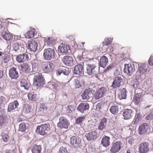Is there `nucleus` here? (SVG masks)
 Segmentation results:
<instances>
[{"label":"nucleus","mask_w":153,"mask_h":153,"mask_svg":"<svg viewBox=\"0 0 153 153\" xmlns=\"http://www.w3.org/2000/svg\"><path fill=\"white\" fill-rule=\"evenodd\" d=\"M50 125L46 124H42L37 126L36 130V133L42 136L48 135L50 132Z\"/></svg>","instance_id":"nucleus-1"},{"label":"nucleus","mask_w":153,"mask_h":153,"mask_svg":"<svg viewBox=\"0 0 153 153\" xmlns=\"http://www.w3.org/2000/svg\"><path fill=\"white\" fill-rule=\"evenodd\" d=\"M34 78L35 80L33 85L37 87V88L41 87L45 84V79L43 78L41 73H38L35 76Z\"/></svg>","instance_id":"nucleus-2"},{"label":"nucleus","mask_w":153,"mask_h":153,"mask_svg":"<svg viewBox=\"0 0 153 153\" xmlns=\"http://www.w3.org/2000/svg\"><path fill=\"white\" fill-rule=\"evenodd\" d=\"M143 100V95L142 90L139 89V91L136 90L135 91L132 101L136 105H139Z\"/></svg>","instance_id":"nucleus-3"},{"label":"nucleus","mask_w":153,"mask_h":153,"mask_svg":"<svg viewBox=\"0 0 153 153\" xmlns=\"http://www.w3.org/2000/svg\"><path fill=\"white\" fill-rule=\"evenodd\" d=\"M123 145L122 143L120 141L112 143L110 147V153H117L121 150Z\"/></svg>","instance_id":"nucleus-4"},{"label":"nucleus","mask_w":153,"mask_h":153,"mask_svg":"<svg viewBox=\"0 0 153 153\" xmlns=\"http://www.w3.org/2000/svg\"><path fill=\"white\" fill-rule=\"evenodd\" d=\"M54 50L53 49L49 48L45 49L44 51V58L47 60H50L54 56Z\"/></svg>","instance_id":"nucleus-5"},{"label":"nucleus","mask_w":153,"mask_h":153,"mask_svg":"<svg viewBox=\"0 0 153 153\" xmlns=\"http://www.w3.org/2000/svg\"><path fill=\"white\" fill-rule=\"evenodd\" d=\"M150 148L148 143L146 142H142L139 146L138 152L140 153H147L149 151Z\"/></svg>","instance_id":"nucleus-6"},{"label":"nucleus","mask_w":153,"mask_h":153,"mask_svg":"<svg viewBox=\"0 0 153 153\" xmlns=\"http://www.w3.org/2000/svg\"><path fill=\"white\" fill-rule=\"evenodd\" d=\"M108 91L106 88L102 87L98 89L95 94L94 97L96 100H99L103 97Z\"/></svg>","instance_id":"nucleus-7"},{"label":"nucleus","mask_w":153,"mask_h":153,"mask_svg":"<svg viewBox=\"0 0 153 153\" xmlns=\"http://www.w3.org/2000/svg\"><path fill=\"white\" fill-rule=\"evenodd\" d=\"M70 124L68 120L63 116L59 118V122L57 123V126L60 128H67Z\"/></svg>","instance_id":"nucleus-8"},{"label":"nucleus","mask_w":153,"mask_h":153,"mask_svg":"<svg viewBox=\"0 0 153 153\" xmlns=\"http://www.w3.org/2000/svg\"><path fill=\"white\" fill-rule=\"evenodd\" d=\"M54 65L49 62H44L42 65V70L45 73H48L51 72L54 68Z\"/></svg>","instance_id":"nucleus-9"},{"label":"nucleus","mask_w":153,"mask_h":153,"mask_svg":"<svg viewBox=\"0 0 153 153\" xmlns=\"http://www.w3.org/2000/svg\"><path fill=\"white\" fill-rule=\"evenodd\" d=\"M97 68L95 64H88L86 67V73L90 75L96 74L97 72Z\"/></svg>","instance_id":"nucleus-10"},{"label":"nucleus","mask_w":153,"mask_h":153,"mask_svg":"<svg viewBox=\"0 0 153 153\" xmlns=\"http://www.w3.org/2000/svg\"><path fill=\"white\" fill-rule=\"evenodd\" d=\"M24 41L23 40H20L18 42L14 43L13 45L14 50L15 51H24L25 50L24 48Z\"/></svg>","instance_id":"nucleus-11"},{"label":"nucleus","mask_w":153,"mask_h":153,"mask_svg":"<svg viewBox=\"0 0 153 153\" xmlns=\"http://www.w3.org/2000/svg\"><path fill=\"white\" fill-rule=\"evenodd\" d=\"M99 133L96 131H94L86 134L85 136L88 140L92 141L96 140L99 137Z\"/></svg>","instance_id":"nucleus-12"},{"label":"nucleus","mask_w":153,"mask_h":153,"mask_svg":"<svg viewBox=\"0 0 153 153\" xmlns=\"http://www.w3.org/2000/svg\"><path fill=\"white\" fill-rule=\"evenodd\" d=\"M149 127L147 123H143L140 125L138 129V133L140 135L145 134L147 132Z\"/></svg>","instance_id":"nucleus-13"},{"label":"nucleus","mask_w":153,"mask_h":153,"mask_svg":"<svg viewBox=\"0 0 153 153\" xmlns=\"http://www.w3.org/2000/svg\"><path fill=\"white\" fill-rule=\"evenodd\" d=\"M135 70V67L134 64H125L124 69V72L130 75Z\"/></svg>","instance_id":"nucleus-14"},{"label":"nucleus","mask_w":153,"mask_h":153,"mask_svg":"<svg viewBox=\"0 0 153 153\" xmlns=\"http://www.w3.org/2000/svg\"><path fill=\"white\" fill-rule=\"evenodd\" d=\"M122 78L119 76L116 77L114 79L111 87L114 89L119 88L121 85V83L123 82Z\"/></svg>","instance_id":"nucleus-15"},{"label":"nucleus","mask_w":153,"mask_h":153,"mask_svg":"<svg viewBox=\"0 0 153 153\" xmlns=\"http://www.w3.org/2000/svg\"><path fill=\"white\" fill-rule=\"evenodd\" d=\"M62 61L65 65L71 66L74 65V61L73 58L69 56H64L62 59Z\"/></svg>","instance_id":"nucleus-16"},{"label":"nucleus","mask_w":153,"mask_h":153,"mask_svg":"<svg viewBox=\"0 0 153 153\" xmlns=\"http://www.w3.org/2000/svg\"><path fill=\"white\" fill-rule=\"evenodd\" d=\"M38 46L37 42L33 40H29L28 42V48L30 51H36L37 50Z\"/></svg>","instance_id":"nucleus-17"},{"label":"nucleus","mask_w":153,"mask_h":153,"mask_svg":"<svg viewBox=\"0 0 153 153\" xmlns=\"http://www.w3.org/2000/svg\"><path fill=\"white\" fill-rule=\"evenodd\" d=\"M9 74L11 79H16L19 77V74L16 68L13 67L9 70Z\"/></svg>","instance_id":"nucleus-18"},{"label":"nucleus","mask_w":153,"mask_h":153,"mask_svg":"<svg viewBox=\"0 0 153 153\" xmlns=\"http://www.w3.org/2000/svg\"><path fill=\"white\" fill-rule=\"evenodd\" d=\"M133 114V111L132 109H126L123 112V115L125 120H128L132 117Z\"/></svg>","instance_id":"nucleus-19"},{"label":"nucleus","mask_w":153,"mask_h":153,"mask_svg":"<svg viewBox=\"0 0 153 153\" xmlns=\"http://www.w3.org/2000/svg\"><path fill=\"white\" fill-rule=\"evenodd\" d=\"M93 94L91 89L89 88L85 90L82 94V97L83 100H88L90 98L92 97Z\"/></svg>","instance_id":"nucleus-20"},{"label":"nucleus","mask_w":153,"mask_h":153,"mask_svg":"<svg viewBox=\"0 0 153 153\" xmlns=\"http://www.w3.org/2000/svg\"><path fill=\"white\" fill-rule=\"evenodd\" d=\"M58 50L60 53L66 54L68 53V51L70 50V48L67 44L62 43L58 47Z\"/></svg>","instance_id":"nucleus-21"},{"label":"nucleus","mask_w":153,"mask_h":153,"mask_svg":"<svg viewBox=\"0 0 153 153\" xmlns=\"http://www.w3.org/2000/svg\"><path fill=\"white\" fill-rule=\"evenodd\" d=\"M70 143L71 146L74 148L79 146V139L76 136H72L70 139Z\"/></svg>","instance_id":"nucleus-22"},{"label":"nucleus","mask_w":153,"mask_h":153,"mask_svg":"<svg viewBox=\"0 0 153 153\" xmlns=\"http://www.w3.org/2000/svg\"><path fill=\"white\" fill-rule=\"evenodd\" d=\"M28 59V55L26 53L23 54H19L16 58V60L19 63L27 61Z\"/></svg>","instance_id":"nucleus-23"},{"label":"nucleus","mask_w":153,"mask_h":153,"mask_svg":"<svg viewBox=\"0 0 153 153\" xmlns=\"http://www.w3.org/2000/svg\"><path fill=\"white\" fill-rule=\"evenodd\" d=\"M83 66L81 64H78L76 65L74 69V74L78 75H81L83 71Z\"/></svg>","instance_id":"nucleus-24"},{"label":"nucleus","mask_w":153,"mask_h":153,"mask_svg":"<svg viewBox=\"0 0 153 153\" xmlns=\"http://www.w3.org/2000/svg\"><path fill=\"white\" fill-rule=\"evenodd\" d=\"M89 105L87 103H82L79 104L77 110L78 111L82 113L89 108Z\"/></svg>","instance_id":"nucleus-25"},{"label":"nucleus","mask_w":153,"mask_h":153,"mask_svg":"<svg viewBox=\"0 0 153 153\" xmlns=\"http://www.w3.org/2000/svg\"><path fill=\"white\" fill-rule=\"evenodd\" d=\"M10 121L7 117L4 114L0 116V126L2 127L4 125L7 124Z\"/></svg>","instance_id":"nucleus-26"},{"label":"nucleus","mask_w":153,"mask_h":153,"mask_svg":"<svg viewBox=\"0 0 153 153\" xmlns=\"http://www.w3.org/2000/svg\"><path fill=\"white\" fill-rule=\"evenodd\" d=\"M108 62V58L106 56H104L100 59L99 64L100 66L104 68L106 67Z\"/></svg>","instance_id":"nucleus-27"},{"label":"nucleus","mask_w":153,"mask_h":153,"mask_svg":"<svg viewBox=\"0 0 153 153\" xmlns=\"http://www.w3.org/2000/svg\"><path fill=\"white\" fill-rule=\"evenodd\" d=\"M19 105L18 102L16 100H14L13 102H10L8 107V111H10L15 110L17 108Z\"/></svg>","instance_id":"nucleus-28"},{"label":"nucleus","mask_w":153,"mask_h":153,"mask_svg":"<svg viewBox=\"0 0 153 153\" xmlns=\"http://www.w3.org/2000/svg\"><path fill=\"white\" fill-rule=\"evenodd\" d=\"M36 32V30L34 28H30V30L25 34V37L28 39L33 37Z\"/></svg>","instance_id":"nucleus-29"},{"label":"nucleus","mask_w":153,"mask_h":153,"mask_svg":"<svg viewBox=\"0 0 153 153\" xmlns=\"http://www.w3.org/2000/svg\"><path fill=\"white\" fill-rule=\"evenodd\" d=\"M44 41L45 43L49 46L53 45L55 42V39L52 37L45 38Z\"/></svg>","instance_id":"nucleus-30"},{"label":"nucleus","mask_w":153,"mask_h":153,"mask_svg":"<svg viewBox=\"0 0 153 153\" xmlns=\"http://www.w3.org/2000/svg\"><path fill=\"white\" fill-rule=\"evenodd\" d=\"M1 36L6 40H12L13 39V36L11 34L6 32H3L1 34Z\"/></svg>","instance_id":"nucleus-31"},{"label":"nucleus","mask_w":153,"mask_h":153,"mask_svg":"<svg viewBox=\"0 0 153 153\" xmlns=\"http://www.w3.org/2000/svg\"><path fill=\"white\" fill-rule=\"evenodd\" d=\"M142 115L140 112H138L136 111V114L134 118L132 123L134 124H137L141 120L142 117Z\"/></svg>","instance_id":"nucleus-32"},{"label":"nucleus","mask_w":153,"mask_h":153,"mask_svg":"<svg viewBox=\"0 0 153 153\" xmlns=\"http://www.w3.org/2000/svg\"><path fill=\"white\" fill-rule=\"evenodd\" d=\"M110 138L107 136H105L103 137L101 141V143L103 146L106 147L110 144Z\"/></svg>","instance_id":"nucleus-33"},{"label":"nucleus","mask_w":153,"mask_h":153,"mask_svg":"<svg viewBox=\"0 0 153 153\" xmlns=\"http://www.w3.org/2000/svg\"><path fill=\"white\" fill-rule=\"evenodd\" d=\"M66 67H62L59 68L56 71V75L59 76L62 74H63L65 75H67L68 73L66 71Z\"/></svg>","instance_id":"nucleus-34"},{"label":"nucleus","mask_w":153,"mask_h":153,"mask_svg":"<svg viewBox=\"0 0 153 153\" xmlns=\"http://www.w3.org/2000/svg\"><path fill=\"white\" fill-rule=\"evenodd\" d=\"M47 108L45 104L44 103H41L40 105L38 112L40 114H43L46 111Z\"/></svg>","instance_id":"nucleus-35"},{"label":"nucleus","mask_w":153,"mask_h":153,"mask_svg":"<svg viewBox=\"0 0 153 153\" xmlns=\"http://www.w3.org/2000/svg\"><path fill=\"white\" fill-rule=\"evenodd\" d=\"M21 67L22 71L26 73H29L31 72L30 66L27 64H23Z\"/></svg>","instance_id":"nucleus-36"},{"label":"nucleus","mask_w":153,"mask_h":153,"mask_svg":"<svg viewBox=\"0 0 153 153\" xmlns=\"http://www.w3.org/2000/svg\"><path fill=\"white\" fill-rule=\"evenodd\" d=\"M107 119L105 117H103L99 123L98 127V129L102 130L105 127L106 124Z\"/></svg>","instance_id":"nucleus-37"},{"label":"nucleus","mask_w":153,"mask_h":153,"mask_svg":"<svg viewBox=\"0 0 153 153\" xmlns=\"http://www.w3.org/2000/svg\"><path fill=\"white\" fill-rule=\"evenodd\" d=\"M27 97L29 100L33 101H36L39 99V97L37 95L34 94L33 92L28 94Z\"/></svg>","instance_id":"nucleus-38"},{"label":"nucleus","mask_w":153,"mask_h":153,"mask_svg":"<svg viewBox=\"0 0 153 153\" xmlns=\"http://www.w3.org/2000/svg\"><path fill=\"white\" fill-rule=\"evenodd\" d=\"M41 150L42 148L40 145L35 144L33 146L31 151L32 153H41Z\"/></svg>","instance_id":"nucleus-39"},{"label":"nucleus","mask_w":153,"mask_h":153,"mask_svg":"<svg viewBox=\"0 0 153 153\" xmlns=\"http://www.w3.org/2000/svg\"><path fill=\"white\" fill-rule=\"evenodd\" d=\"M147 68L145 65H143L139 67L137 71V73L140 75L143 74L147 71Z\"/></svg>","instance_id":"nucleus-40"},{"label":"nucleus","mask_w":153,"mask_h":153,"mask_svg":"<svg viewBox=\"0 0 153 153\" xmlns=\"http://www.w3.org/2000/svg\"><path fill=\"white\" fill-rule=\"evenodd\" d=\"M9 133H5L2 132L1 133V136L2 140L4 142H7L10 140V136Z\"/></svg>","instance_id":"nucleus-41"},{"label":"nucleus","mask_w":153,"mask_h":153,"mask_svg":"<svg viewBox=\"0 0 153 153\" xmlns=\"http://www.w3.org/2000/svg\"><path fill=\"white\" fill-rule=\"evenodd\" d=\"M109 111L112 114H117L119 111V108L117 105L111 106L109 109Z\"/></svg>","instance_id":"nucleus-42"},{"label":"nucleus","mask_w":153,"mask_h":153,"mask_svg":"<svg viewBox=\"0 0 153 153\" xmlns=\"http://www.w3.org/2000/svg\"><path fill=\"white\" fill-rule=\"evenodd\" d=\"M21 87H24V88L28 90L30 87V84L25 79H22L20 82Z\"/></svg>","instance_id":"nucleus-43"},{"label":"nucleus","mask_w":153,"mask_h":153,"mask_svg":"<svg viewBox=\"0 0 153 153\" xmlns=\"http://www.w3.org/2000/svg\"><path fill=\"white\" fill-rule=\"evenodd\" d=\"M40 61L38 60L35 59L32 61L31 64L33 69H36L39 68Z\"/></svg>","instance_id":"nucleus-44"},{"label":"nucleus","mask_w":153,"mask_h":153,"mask_svg":"<svg viewBox=\"0 0 153 153\" xmlns=\"http://www.w3.org/2000/svg\"><path fill=\"white\" fill-rule=\"evenodd\" d=\"M126 88H123L119 95V97L120 99H125L126 97Z\"/></svg>","instance_id":"nucleus-45"},{"label":"nucleus","mask_w":153,"mask_h":153,"mask_svg":"<svg viewBox=\"0 0 153 153\" xmlns=\"http://www.w3.org/2000/svg\"><path fill=\"white\" fill-rule=\"evenodd\" d=\"M31 111V108L30 105L27 104H25L24 105L23 111L26 113H30Z\"/></svg>","instance_id":"nucleus-46"},{"label":"nucleus","mask_w":153,"mask_h":153,"mask_svg":"<svg viewBox=\"0 0 153 153\" xmlns=\"http://www.w3.org/2000/svg\"><path fill=\"white\" fill-rule=\"evenodd\" d=\"M85 118L84 116L79 117L75 120V123L77 124H80L85 120Z\"/></svg>","instance_id":"nucleus-47"},{"label":"nucleus","mask_w":153,"mask_h":153,"mask_svg":"<svg viewBox=\"0 0 153 153\" xmlns=\"http://www.w3.org/2000/svg\"><path fill=\"white\" fill-rule=\"evenodd\" d=\"M51 84L54 89L58 90L60 89V83L57 82H52Z\"/></svg>","instance_id":"nucleus-48"},{"label":"nucleus","mask_w":153,"mask_h":153,"mask_svg":"<svg viewBox=\"0 0 153 153\" xmlns=\"http://www.w3.org/2000/svg\"><path fill=\"white\" fill-rule=\"evenodd\" d=\"M112 40V39L111 38H107L105 39L104 41L102 42V46H107L110 44Z\"/></svg>","instance_id":"nucleus-49"},{"label":"nucleus","mask_w":153,"mask_h":153,"mask_svg":"<svg viewBox=\"0 0 153 153\" xmlns=\"http://www.w3.org/2000/svg\"><path fill=\"white\" fill-rule=\"evenodd\" d=\"M80 78L78 77L74 81V83L75 85V86L76 88H78L81 86L80 80Z\"/></svg>","instance_id":"nucleus-50"},{"label":"nucleus","mask_w":153,"mask_h":153,"mask_svg":"<svg viewBox=\"0 0 153 153\" xmlns=\"http://www.w3.org/2000/svg\"><path fill=\"white\" fill-rule=\"evenodd\" d=\"M26 128V125L25 123H22L19 125V130L22 132L25 131Z\"/></svg>","instance_id":"nucleus-51"},{"label":"nucleus","mask_w":153,"mask_h":153,"mask_svg":"<svg viewBox=\"0 0 153 153\" xmlns=\"http://www.w3.org/2000/svg\"><path fill=\"white\" fill-rule=\"evenodd\" d=\"M133 87L135 89V91L136 90L139 91V89H140L139 87V84L138 81L136 80L135 81L133 85Z\"/></svg>","instance_id":"nucleus-52"},{"label":"nucleus","mask_w":153,"mask_h":153,"mask_svg":"<svg viewBox=\"0 0 153 153\" xmlns=\"http://www.w3.org/2000/svg\"><path fill=\"white\" fill-rule=\"evenodd\" d=\"M58 153H70L67 151L66 147L62 146L60 147Z\"/></svg>","instance_id":"nucleus-53"},{"label":"nucleus","mask_w":153,"mask_h":153,"mask_svg":"<svg viewBox=\"0 0 153 153\" xmlns=\"http://www.w3.org/2000/svg\"><path fill=\"white\" fill-rule=\"evenodd\" d=\"M9 56L7 54L4 55V56L2 57L3 61L5 63H7L9 61Z\"/></svg>","instance_id":"nucleus-54"},{"label":"nucleus","mask_w":153,"mask_h":153,"mask_svg":"<svg viewBox=\"0 0 153 153\" xmlns=\"http://www.w3.org/2000/svg\"><path fill=\"white\" fill-rule=\"evenodd\" d=\"M113 67V65L112 64H111L107 66L106 68L104 70V72H107L111 70Z\"/></svg>","instance_id":"nucleus-55"},{"label":"nucleus","mask_w":153,"mask_h":153,"mask_svg":"<svg viewBox=\"0 0 153 153\" xmlns=\"http://www.w3.org/2000/svg\"><path fill=\"white\" fill-rule=\"evenodd\" d=\"M153 118V114L151 113L147 115L145 118L147 120H151Z\"/></svg>","instance_id":"nucleus-56"},{"label":"nucleus","mask_w":153,"mask_h":153,"mask_svg":"<svg viewBox=\"0 0 153 153\" xmlns=\"http://www.w3.org/2000/svg\"><path fill=\"white\" fill-rule=\"evenodd\" d=\"M148 62L149 65H153V55H151L150 56L148 61Z\"/></svg>","instance_id":"nucleus-57"},{"label":"nucleus","mask_w":153,"mask_h":153,"mask_svg":"<svg viewBox=\"0 0 153 153\" xmlns=\"http://www.w3.org/2000/svg\"><path fill=\"white\" fill-rule=\"evenodd\" d=\"M72 108L71 105H68L67 108L66 110V112L68 113H71L72 112L71 108Z\"/></svg>","instance_id":"nucleus-58"},{"label":"nucleus","mask_w":153,"mask_h":153,"mask_svg":"<svg viewBox=\"0 0 153 153\" xmlns=\"http://www.w3.org/2000/svg\"><path fill=\"white\" fill-rule=\"evenodd\" d=\"M60 85H62V88H65L66 86V84H65L63 83H60Z\"/></svg>","instance_id":"nucleus-59"},{"label":"nucleus","mask_w":153,"mask_h":153,"mask_svg":"<svg viewBox=\"0 0 153 153\" xmlns=\"http://www.w3.org/2000/svg\"><path fill=\"white\" fill-rule=\"evenodd\" d=\"M131 151L129 149H127L126 152L125 153H131Z\"/></svg>","instance_id":"nucleus-60"},{"label":"nucleus","mask_w":153,"mask_h":153,"mask_svg":"<svg viewBox=\"0 0 153 153\" xmlns=\"http://www.w3.org/2000/svg\"><path fill=\"white\" fill-rule=\"evenodd\" d=\"M111 46L112 49H111V51L112 52L113 51V50H114V48H113V47H114V45H111Z\"/></svg>","instance_id":"nucleus-61"},{"label":"nucleus","mask_w":153,"mask_h":153,"mask_svg":"<svg viewBox=\"0 0 153 153\" xmlns=\"http://www.w3.org/2000/svg\"><path fill=\"white\" fill-rule=\"evenodd\" d=\"M3 54V53L0 51V56H2Z\"/></svg>","instance_id":"nucleus-62"},{"label":"nucleus","mask_w":153,"mask_h":153,"mask_svg":"<svg viewBox=\"0 0 153 153\" xmlns=\"http://www.w3.org/2000/svg\"><path fill=\"white\" fill-rule=\"evenodd\" d=\"M85 43V42H82V45H84Z\"/></svg>","instance_id":"nucleus-63"},{"label":"nucleus","mask_w":153,"mask_h":153,"mask_svg":"<svg viewBox=\"0 0 153 153\" xmlns=\"http://www.w3.org/2000/svg\"><path fill=\"white\" fill-rule=\"evenodd\" d=\"M152 124H153V121H152Z\"/></svg>","instance_id":"nucleus-64"}]
</instances>
